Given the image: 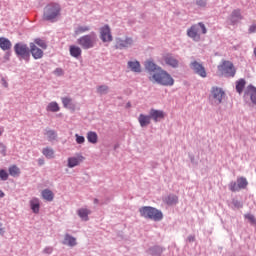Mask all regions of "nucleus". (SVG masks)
I'll use <instances>...</instances> for the list:
<instances>
[{"label":"nucleus","mask_w":256,"mask_h":256,"mask_svg":"<svg viewBox=\"0 0 256 256\" xmlns=\"http://www.w3.org/2000/svg\"><path fill=\"white\" fill-rule=\"evenodd\" d=\"M245 85H247V82L243 78L236 81V91L237 93H239V95L243 93V89H245Z\"/></svg>","instance_id":"a878e982"},{"label":"nucleus","mask_w":256,"mask_h":256,"mask_svg":"<svg viewBox=\"0 0 256 256\" xmlns=\"http://www.w3.org/2000/svg\"><path fill=\"white\" fill-rule=\"evenodd\" d=\"M55 75H58V77H61V75H63V69L61 68H57L55 71H54Z\"/></svg>","instance_id":"49530a36"},{"label":"nucleus","mask_w":256,"mask_h":256,"mask_svg":"<svg viewBox=\"0 0 256 256\" xmlns=\"http://www.w3.org/2000/svg\"><path fill=\"white\" fill-rule=\"evenodd\" d=\"M42 197L46 201H53L55 196L53 195V192L51 190L45 189L42 191Z\"/></svg>","instance_id":"2f4dec72"},{"label":"nucleus","mask_w":256,"mask_h":256,"mask_svg":"<svg viewBox=\"0 0 256 256\" xmlns=\"http://www.w3.org/2000/svg\"><path fill=\"white\" fill-rule=\"evenodd\" d=\"M45 135L48 141H55L57 139V132L55 130H46Z\"/></svg>","instance_id":"f704fd0d"},{"label":"nucleus","mask_w":256,"mask_h":256,"mask_svg":"<svg viewBox=\"0 0 256 256\" xmlns=\"http://www.w3.org/2000/svg\"><path fill=\"white\" fill-rule=\"evenodd\" d=\"M63 245H68V247H75L77 245V239L69 234H65Z\"/></svg>","instance_id":"6ab92c4d"},{"label":"nucleus","mask_w":256,"mask_h":256,"mask_svg":"<svg viewBox=\"0 0 256 256\" xmlns=\"http://www.w3.org/2000/svg\"><path fill=\"white\" fill-rule=\"evenodd\" d=\"M0 179L1 181H7L9 179V174L5 170H0Z\"/></svg>","instance_id":"a19ab883"},{"label":"nucleus","mask_w":256,"mask_h":256,"mask_svg":"<svg viewBox=\"0 0 256 256\" xmlns=\"http://www.w3.org/2000/svg\"><path fill=\"white\" fill-rule=\"evenodd\" d=\"M190 67H191L192 71H194V73H196V75H199V77H202L203 79H205V77H207V71L205 70V67L203 66V64H201L197 61H193L190 64Z\"/></svg>","instance_id":"1a4fd4ad"},{"label":"nucleus","mask_w":256,"mask_h":256,"mask_svg":"<svg viewBox=\"0 0 256 256\" xmlns=\"http://www.w3.org/2000/svg\"><path fill=\"white\" fill-rule=\"evenodd\" d=\"M5 235V226L0 222V236L3 237Z\"/></svg>","instance_id":"c03bdc74"},{"label":"nucleus","mask_w":256,"mask_h":256,"mask_svg":"<svg viewBox=\"0 0 256 256\" xmlns=\"http://www.w3.org/2000/svg\"><path fill=\"white\" fill-rule=\"evenodd\" d=\"M3 135V128H0V137Z\"/></svg>","instance_id":"5fc2aeb1"},{"label":"nucleus","mask_w":256,"mask_h":256,"mask_svg":"<svg viewBox=\"0 0 256 256\" xmlns=\"http://www.w3.org/2000/svg\"><path fill=\"white\" fill-rule=\"evenodd\" d=\"M232 205H234L236 209H241V207H243V204H241V202L238 200H233Z\"/></svg>","instance_id":"37998d69"},{"label":"nucleus","mask_w":256,"mask_h":256,"mask_svg":"<svg viewBox=\"0 0 256 256\" xmlns=\"http://www.w3.org/2000/svg\"><path fill=\"white\" fill-rule=\"evenodd\" d=\"M139 213L144 219H151L152 221H159L161 219V212L157 208L151 206H143L139 208Z\"/></svg>","instance_id":"423d86ee"},{"label":"nucleus","mask_w":256,"mask_h":256,"mask_svg":"<svg viewBox=\"0 0 256 256\" xmlns=\"http://www.w3.org/2000/svg\"><path fill=\"white\" fill-rule=\"evenodd\" d=\"M77 43L83 49H93L97 45V34L91 33L78 38Z\"/></svg>","instance_id":"0eeeda50"},{"label":"nucleus","mask_w":256,"mask_h":256,"mask_svg":"<svg viewBox=\"0 0 256 256\" xmlns=\"http://www.w3.org/2000/svg\"><path fill=\"white\" fill-rule=\"evenodd\" d=\"M237 184H238L239 189H246L247 186L249 185V182H247V178L240 177L237 179Z\"/></svg>","instance_id":"72a5a7b5"},{"label":"nucleus","mask_w":256,"mask_h":256,"mask_svg":"<svg viewBox=\"0 0 256 256\" xmlns=\"http://www.w3.org/2000/svg\"><path fill=\"white\" fill-rule=\"evenodd\" d=\"M175 83L171 74L167 73V71H161V85L166 87H171Z\"/></svg>","instance_id":"9b49d317"},{"label":"nucleus","mask_w":256,"mask_h":256,"mask_svg":"<svg viewBox=\"0 0 256 256\" xmlns=\"http://www.w3.org/2000/svg\"><path fill=\"white\" fill-rule=\"evenodd\" d=\"M244 217L249 221V223H251V225H256V219L253 214H246Z\"/></svg>","instance_id":"ea45409f"},{"label":"nucleus","mask_w":256,"mask_h":256,"mask_svg":"<svg viewBox=\"0 0 256 256\" xmlns=\"http://www.w3.org/2000/svg\"><path fill=\"white\" fill-rule=\"evenodd\" d=\"M76 137V143H78V145H83V143H85V137L80 136L79 134H75Z\"/></svg>","instance_id":"79ce46f5"},{"label":"nucleus","mask_w":256,"mask_h":256,"mask_svg":"<svg viewBox=\"0 0 256 256\" xmlns=\"http://www.w3.org/2000/svg\"><path fill=\"white\" fill-rule=\"evenodd\" d=\"M30 207H31L33 213H39V208H40L39 199L33 198L30 201Z\"/></svg>","instance_id":"c756f323"},{"label":"nucleus","mask_w":256,"mask_h":256,"mask_svg":"<svg viewBox=\"0 0 256 256\" xmlns=\"http://www.w3.org/2000/svg\"><path fill=\"white\" fill-rule=\"evenodd\" d=\"M42 155H44L46 159H55V150L51 147L43 148Z\"/></svg>","instance_id":"b1692460"},{"label":"nucleus","mask_w":256,"mask_h":256,"mask_svg":"<svg viewBox=\"0 0 256 256\" xmlns=\"http://www.w3.org/2000/svg\"><path fill=\"white\" fill-rule=\"evenodd\" d=\"M62 105L65 109H73L75 110V104L73 103V99L70 97H62L61 98Z\"/></svg>","instance_id":"4be33fe9"},{"label":"nucleus","mask_w":256,"mask_h":256,"mask_svg":"<svg viewBox=\"0 0 256 256\" xmlns=\"http://www.w3.org/2000/svg\"><path fill=\"white\" fill-rule=\"evenodd\" d=\"M38 164H39V165H45V160L39 159V160H38Z\"/></svg>","instance_id":"603ef678"},{"label":"nucleus","mask_w":256,"mask_h":256,"mask_svg":"<svg viewBox=\"0 0 256 256\" xmlns=\"http://www.w3.org/2000/svg\"><path fill=\"white\" fill-rule=\"evenodd\" d=\"M8 171L11 177H19V175H21V170L19 169V167H17V165L10 166Z\"/></svg>","instance_id":"bb28decb"},{"label":"nucleus","mask_w":256,"mask_h":256,"mask_svg":"<svg viewBox=\"0 0 256 256\" xmlns=\"http://www.w3.org/2000/svg\"><path fill=\"white\" fill-rule=\"evenodd\" d=\"M100 39L103 41V43L113 41V36L111 35V28L109 25H105L100 29Z\"/></svg>","instance_id":"9d476101"},{"label":"nucleus","mask_w":256,"mask_h":256,"mask_svg":"<svg viewBox=\"0 0 256 256\" xmlns=\"http://www.w3.org/2000/svg\"><path fill=\"white\" fill-rule=\"evenodd\" d=\"M30 53L34 59H41L43 57V50L37 47L35 43H30Z\"/></svg>","instance_id":"2eb2a0df"},{"label":"nucleus","mask_w":256,"mask_h":256,"mask_svg":"<svg viewBox=\"0 0 256 256\" xmlns=\"http://www.w3.org/2000/svg\"><path fill=\"white\" fill-rule=\"evenodd\" d=\"M133 45V38H126L125 40L118 39L116 41V49H125Z\"/></svg>","instance_id":"dca6fc26"},{"label":"nucleus","mask_w":256,"mask_h":256,"mask_svg":"<svg viewBox=\"0 0 256 256\" xmlns=\"http://www.w3.org/2000/svg\"><path fill=\"white\" fill-rule=\"evenodd\" d=\"M243 19V16L241 15V10H233L231 16H230V21L232 25H235V23H239Z\"/></svg>","instance_id":"aec40b11"},{"label":"nucleus","mask_w":256,"mask_h":256,"mask_svg":"<svg viewBox=\"0 0 256 256\" xmlns=\"http://www.w3.org/2000/svg\"><path fill=\"white\" fill-rule=\"evenodd\" d=\"M166 205H177L179 198L176 195H169L165 198Z\"/></svg>","instance_id":"c85d7f7f"},{"label":"nucleus","mask_w":256,"mask_h":256,"mask_svg":"<svg viewBox=\"0 0 256 256\" xmlns=\"http://www.w3.org/2000/svg\"><path fill=\"white\" fill-rule=\"evenodd\" d=\"M163 61L166 65H169V67H173V68L179 67V60H177V58H175L171 54L164 55Z\"/></svg>","instance_id":"ddd939ff"},{"label":"nucleus","mask_w":256,"mask_h":256,"mask_svg":"<svg viewBox=\"0 0 256 256\" xmlns=\"http://www.w3.org/2000/svg\"><path fill=\"white\" fill-rule=\"evenodd\" d=\"M91 28L89 26H78L75 29V35H82V33H87V31H90Z\"/></svg>","instance_id":"c9c22d12"},{"label":"nucleus","mask_w":256,"mask_h":256,"mask_svg":"<svg viewBox=\"0 0 256 256\" xmlns=\"http://www.w3.org/2000/svg\"><path fill=\"white\" fill-rule=\"evenodd\" d=\"M244 97H250L251 102L256 105V88L253 85H248L244 93Z\"/></svg>","instance_id":"4468645a"},{"label":"nucleus","mask_w":256,"mask_h":256,"mask_svg":"<svg viewBox=\"0 0 256 256\" xmlns=\"http://www.w3.org/2000/svg\"><path fill=\"white\" fill-rule=\"evenodd\" d=\"M44 253H46L47 255H51V253H53V247H46L44 249Z\"/></svg>","instance_id":"a18cd8bd"},{"label":"nucleus","mask_w":256,"mask_h":256,"mask_svg":"<svg viewBox=\"0 0 256 256\" xmlns=\"http://www.w3.org/2000/svg\"><path fill=\"white\" fill-rule=\"evenodd\" d=\"M11 47H13V44L9 39L5 37L0 38V49H2V51H9Z\"/></svg>","instance_id":"a211bd4d"},{"label":"nucleus","mask_w":256,"mask_h":256,"mask_svg":"<svg viewBox=\"0 0 256 256\" xmlns=\"http://www.w3.org/2000/svg\"><path fill=\"white\" fill-rule=\"evenodd\" d=\"M83 161H85V157H83L81 155L70 157V158H68V167L70 169H73V167H77L78 165H81V163H83Z\"/></svg>","instance_id":"f8f14e48"},{"label":"nucleus","mask_w":256,"mask_h":256,"mask_svg":"<svg viewBox=\"0 0 256 256\" xmlns=\"http://www.w3.org/2000/svg\"><path fill=\"white\" fill-rule=\"evenodd\" d=\"M256 31V24H252L250 27H249V33H255Z\"/></svg>","instance_id":"de8ad7c7"},{"label":"nucleus","mask_w":256,"mask_h":256,"mask_svg":"<svg viewBox=\"0 0 256 256\" xmlns=\"http://www.w3.org/2000/svg\"><path fill=\"white\" fill-rule=\"evenodd\" d=\"M145 69L150 73V81H152V83H161V68H159L157 64L148 60L145 62Z\"/></svg>","instance_id":"7ed1b4c3"},{"label":"nucleus","mask_w":256,"mask_h":256,"mask_svg":"<svg viewBox=\"0 0 256 256\" xmlns=\"http://www.w3.org/2000/svg\"><path fill=\"white\" fill-rule=\"evenodd\" d=\"M70 55L71 57H74L75 59H79V56L83 51L81 50V47L76 46V45H71L69 47Z\"/></svg>","instance_id":"412c9836"},{"label":"nucleus","mask_w":256,"mask_h":256,"mask_svg":"<svg viewBox=\"0 0 256 256\" xmlns=\"http://www.w3.org/2000/svg\"><path fill=\"white\" fill-rule=\"evenodd\" d=\"M59 104L57 102H50L46 108V111H51L52 113H57L59 111Z\"/></svg>","instance_id":"473e14b6"},{"label":"nucleus","mask_w":256,"mask_h":256,"mask_svg":"<svg viewBox=\"0 0 256 256\" xmlns=\"http://www.w3.org/2000/svg\"><path fill=\"white\" fill-rule=\"evenodd\" d=\"M89 213H91V211H89L87 208L78 210V215L83 219V221H89Z\"/></svg>","instance_id":"cd10ccee"},{"label":"nucleus","mask_w":256,"mask_h":256,"mask_svg":"<svg viewBox=\"0 0 256 256\" xmlns=\"http://www.w3.org/2000/svg\"><path fill=\"white\" fill-rule=\"evenodd\" d=\"M14 51L17 57H20V59H24L25 61H29L31 54H30L29 47H27V44H21V43L15 44Z\"/></svg>","instance_id":"6e6552de"},{"label":"nucleus","mask_w":256,"mask_h":256,"mask_svg":"<svg viewBox=\"0 0 256 256\" xmlns=\"http://www.w3.org/2000/svg\"><path fill=\"white\" fill-rule=\"evenodd\" d=\"M237 70L231 61L224 60L218 65V75L222 77H235Z\"/></svg>","instance_id":"39448f33"},{"label":"nucleus","mask_w":256,"mask_h":256,"mask_svg":"<svg viewBox=\"0 0 256 256\" xmlns=\"http://www.w3.org/2000/svg\"><path fill=\"white\" fill-rule=\"evenodd\" d=\"M201 33L202 35L207 34V27H205V24H203L202 22L192 25L187 30L188 37H190V39H193V41H201Z\"/></svg>","instance_id":"f257e3e1"},{"label":"nucleus","mask_w":256,"mask_h":256,"mask_svg":"<svg viewBox=\"0 0 256 256\" xmlns=\"http://www.w3.org/2000/svg\"><path fill=\"white\" fill-rule=\"evenodd\" d=\"M197 5H199L200 7H205L206 3H205V1H203V0H199V1L197 2Z\"/></svg>","instance_id":"8fccbe9b"},{"label":"nucleus","mask_w":256,"mask_h":256,"mask_svg":"<svg viewBox=\"0 0 256 256\" xmlns=\"http://www.w3.org/2000/svg\"><path fill=\"white\" fill-rule=\"evenodd\" d=\"M2 85L3 87H9V84L7 83V80H5V78H2Z\"/></svg>","instance_id":"3c124183"},{"label":"nucleus","mask_w":256,"mask_h":256,"mask_svg":"<svg viewBox=\"0 0 256 256\" xmlns=\"http://www.w3.org/2000/svg\"><path fill=\"white\" fill-rule=\"evenodd\" d=\"M61 13V6L57 3L49 4L44 9L43 20L44 21H53L59 17Z\"/></svg>","instance_id":"f03ea898"},{"label":"nucleus","mask_w":256,"mask_h":256,"mask_svg":"<svg viewBox=\"0 0 256 256\" xmlns=\"http://www.w3.org/2000/svg\"><path fill=\"white\" fill-rule=\"evenodd\" d=\"M212 105H221L225 99V91L221 87L213 86L208 97Z\"/></svg>","instance_id":"20e7f679"},{"label":"nucleus","mask_w":256,"mask_h":256,"mask_svg":"<svg viewBox=\"0 0 256 256\" xmlns=\"http://www.w3.org/2000/svg\"><path fill=\"white\" fill-rule=\"evenodd\" d=\"M187 239H188L189 243L195 242V236H193V235L188 236Z\"/></svg>","instance_id":"09e8293b"},{"label":"nucleus","mask_w":256,"mask_h":256,"mask_svg":"<svg viewBox=\"0 0 256 256\" xmlns=\"http://www.w3.org/2000/svg\"><path fill=\"white\" fill-rule=\"evenodd\" d=\"M138 122L141 127H147L151 125V116L140 114L138 117Z\"/></svg>","instance_id":"f3484780"},{"label":"nucleus","mask_w":256,"mask_h":256,"mask_svg":"<svg viewBox=\"0 0 256 256\" xmlns=\"http://www.w3.org/2000/svg\"><path fill=\"white\" fill-rule=\"evenodd\" d=\"M128 67L131 69L134 73H141V64L139 61H129Z\"/></svg>","instance_id":"5701e85b"},{"label":"nucleus","mask_w":256,"mask_h":256,"mask_svg":"<svg viewBox=\"0 0 256 256\" xmlns=\"http://www.w3.org/2000/svg\"><path fill=\"white\" fill-rule=\"evenodd\" d=\"M229 189H230V191H232L233 193H235L236 191L241 190V189L239 188V184H237V182H231V183L229 184Z\"/></svg>","instance_id":"58836bf2"},{"label":"nucleus","mask_w":256,"mask_h":256,"mask_svg":"<svg viewBox=\"0 0 256 256\" xmlns=\"http://www.w3.org/2000/svg\"><path fill=\"white\" fill-rule=\"evenodd\" d=\"M34 45H38V47H41V49H47V44L41 39H36L34 41Z\"/></svg>","instance_id":"e433bc0d"},{"label":"nucleus","mask_w":256,"mask_h":256,"mask_svg":"<svg viewBox=\"0 0 256 256\" xmlns=\"http://www.w3.org/2000/svg\"><path fill=\"white\" fill-rule=\"evenodd\" d=\"M3 197H5V193L2 190H0V199H3Z\"/></svg>","instance_id":"864d4df0"},{"label":"nucleus","mask_w":256,"mask_h":256,"mask_svg":"<svg viewBox=\"0 0 256 256\" xmlns=\"http://www.w3.org/2000/svg\"><path fill=\"white\" fill-rule=\"evenodd\" d=\"M94 203H99V200L98 199H94Z\"/></svg>","instance_id":"6e6d98bb"},{"label":"nucleus","mask_w":256,"mask_h":256,"mask_svg":"<svg viewBox=\"0 0 256 256\" xmlns=\"http://www.w3.org/2000/svg\"><path fill=\"white\" fill-rule=\"evenodd\" d=\"M97 91H98V93L103 95L104 93H107L109 91V86H107V85L98 86Z\"/></svg>","instance_id":"4c0bfd02"},{"label":"nucleus","mask_w":256,"mask_h":256,"mask_svg":"<svg viewBox=\"0 0 256 256\" xmlns=\"http://www.w3.org/2000/svg\"><path fill=\"white\" fill-rule=\"evenodd\" d=\"M149 117H150V119H153V121H155V123H157V121H159V119H161V111L151 109Z\"/></svg>","instance_id":"7c9ffc66"},{"label":"nucleus","mask_w":256,"mask_h":256,"mask_svg":"<svg viewBox=\"0 0 256 256\" xmlns=\"http://www.w3.org/2000/svg\"><path fill=\"white\" fill-rule=\"evenodd\" d=\"M86 137L88 142L92 143V145H95L99 141V136L94 131H89Z\"/></svg>","instance_id":"393cba45"}]
</instances>
